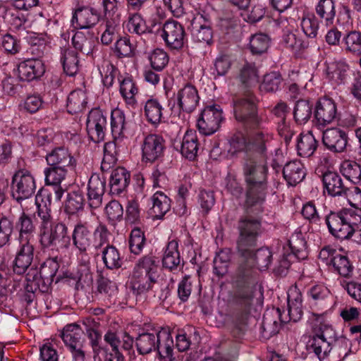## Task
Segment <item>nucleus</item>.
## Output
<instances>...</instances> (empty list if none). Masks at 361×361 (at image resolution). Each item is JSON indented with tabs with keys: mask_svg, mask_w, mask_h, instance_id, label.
<instances>
[{
	"mask_svg": "<svg viewBox=\"0 0 361 361\" xmlns=\"http://www.w3.org/2000/svg\"><path fill=\"white\" fill-rule=\"evenodd\" d=\"M236 130L228 137V154L237 157L244 152L242 169L247 203L259 202L268 193L267 144L273 139L268 128Z\"/></svg>",
	"mask_w": 361,
	"mask_h": 361,
	"instance_id": "nucleus-1",
	"label": "nucleus"
},
{
	"mask_svg": "<svg viewBox=\"0 0 361 361\" xmlns=\"http://www.w3.org/2000/svg\"><path fill=\"white\" fill-rule=\"evenodd\" d=\"M267 198L259 202L247 203L242 205L243 214L237 221L238 235L236 240V250L239 257L247 258L259 270L268 269L272 261V252L267 247L256 249L259 237L262 233L263 218Z\"/></svg>",
	"mask_w": 361,
	"mask_h": 361,
	"instance_id": "nucleus-2",
	"label": "nucleus"
},
{
	"mask_svg": "<svg viewBox=\"0 0 361 361\" xmlns=\"http://www.w3.org/2000/svg\"><path fill=\"white\" fill-rule=\"evenodd\" d=\"M159 269V260L152 254L143 255L135 262L128 281V288L134 296L152 293L161 301L167 299L170 293L169 283L158 280Z\"/></svg>",
	"mask_w": 361,
	"mask_h": 361,
	"instance_id": "nucleus-3",
	"label": "nucleus"
},
{
	"mask_svg": "<svg viewBox=\"0 0 361 361\" xmlns=\"http://www.w3.org/2000/svg\"><path fill=\"white\" fill-rule=\"evenodd\" d=\"M258 103L257 97L250 91L242 97L233 99L235 118L242 122L245 128H267V117L258 114Z\"/></svg>",
	"mask_w": 361,
	"mask_h": 361,
	"instance_id": "nucleus-4",
	"label": "nucleus"
},
{
	"mask_svg": "<svg viewBox=\"0 0 361 361\" xmlns=\"http://www.w3.org/2000/svg\"><path fill=\"white\" fill-rule=\"evenodd\" d=\"M253 298L252 293L237 291L229 300L226 317L232 324V334L235 337H240L245 330Z\"/></svg>",
	"mask_w": 361,
	"mask_h": 361,
	"instance_id": "nucleus-5",
	"label": "nucleus"
},
{
	"mask_svg": "<svg viewBox=\"0 0 361 361\" xmlns=\"http://www.w3.org/2000/svg\"><path fill=\"white\" fill-rule=\"evenodd\" d=\"M175 97V100L168 102L171 116L174 117H179L182 112L190 114L194 111L200 99L197 87L190 82H186L179 88Z\"/></svg>",
	"mask_w": 361,
	"mask_h": 361,
	"instance_id": "nucleus-6",
	"label": "nucleus"
},
{
	"mask_svg": "<svg viewBox=\"0 0 361 361\" xmlns=\"http://www.w3.org/2000/svg\"><path fill=\"white\" fill-rule=\"evenodd\" d=\"M83 334V330L77 323L66 324L61 333V338L71 354L73 361H83L85 357Z\"/></svg>",
	"mask_w": 361,
	"mask_h": 361,
	"instance_id": "nucleus-7",
	"label": "nucleus"
},
{
	"mask_svg": "<svg viewBox=\"0 0 361 361\" xmlns=\"http://www.w3.org/2000/svg\"><path fill=\"white\" fill-rule=\"evenodd\" d=\"M35 179L26 169L16 171L11 181V195L18 202L30 198L35 192Z\"/></svg>",
	"mask_w": 361,
	"mask_h": 361,
	"instance_id": "nucleus-8",
	"label": "nucleus"
},
{
	"mask_svg": "<svg viewBox=\"0 0 361 361\" xmlns=\"http://www.w3.org/2000/svg\"><path fill=\"white\" fill-rule=\"evenodd\" d=\"M140 148L142 161L152 164L161 161L164 157L166 141L161 135L149 133L144 137Z\"/></svg>",
	"mask_w": 361,
	"mask_h": 361,
	"instance_id": "nucleus-9",
	"label": "nucleus"
},
{
	"mask_svg": "<svg viewBox=\"0 0 361 361\" xmlns=\"http://www.w3.org/2000/svg\"><path fill=\"white\" fill-rule=\"evenodd\" d=\"M313 115L314 126L318 129H324L338 117V104L331 97H321L315 103Z\"/></svg>",
	"mask_w": 361,
	"mask_h": 361,
	"instance_id": "nucleus-10",
	"label": "nucleus"
},
{
	"mask_svg": "<svg viewBox=\"0 0 361 361\" xmlns=\"http://www.w3.org/2000/svg\"><path fill=\"white\" fill-rule=\"evenodd\" d=\"M73 246L78 250V256L84 263L90 262L88 251L94 246V237L87 222L79 221L73 228L71 238Z\"/></svg>",
	"mask_w": 361,
	"mask_h": 361,
	"instance_id": "nucleus-11",
	"label": "nucleus"
},
{
	"mask_svg": "<svg viewBox=\"0 0 361 361\" xmlns=\"http://www.w3.org/2000/svg\"><path fill=\"white\" fill-rule=\"evenodd\" d=\"M161 326L153 324H144L134 343L139 355H146L155 351L159 343Z\"/></svg>",
	"mask_w": 361,
	"mask_h": 361,
	"instance_id": "nucleus-12",
	"label": "nucleus"
},
{
	"mask_svg": "<svg viewBox=\"0 0 361 361\" xmlns=\"http://www.w3.org/2000/svg\"><path fill=\"white\" fill-rule=\"evenodd\" d=\"M60 241L66 243V246L71 242L68 227L63 222H55L39 231V242L42 249L56 247Z\"/></svg>",
	"mask_w": 361,
	"mask_h": 361,
	"instance_id": "nucleus-13",
	"label": "nucleus"
},
{
	"mask_svg": "<svg viewBox=\"0 0 361 361\" xmlns=\"http://www.w3.org/2000/svg\"><path fill=\"white\" fill-rule=\"evenodd\" d=\"M161 36L166 47L171 49H182L188 41L184 26L176 20H166L161 26Z\"/></svg>",
	"mask_w": 361,
	"mask_h": 361,
	"instance_id": "nucleus-14",
	"label": "nucleus"
},
{
	"mask_svg": "<svg viewBox=\"0 0 361 361\" xmlns=\"http://www.w3.org/2000/svg\"><path fill=\"white\" fill-rule=\"evenodd\" d=\"M222 114V110L218 105L206 106L197 122L199 132L204 135L214 134L219 130L224 120Z\"/></svg>",
	"mask_w": 361,
	"mask_h": 361,
	"instance_id": "nucleus-15",
	"label": "nucleus"
},
{
	"mask_svg": "<svg viewBox=\"0 0 361 361\" xmlns=\"http://www.w3.org/2000/svg\"><path fill=\"white\" fill-rule=\"evenodd\" d=\"M107 117L100 108H93L87 115L86 128L89 137L98 143L105 138Z\"/></svg>",
	"mask_w": 361,
	"mask_h": 361,
	"instance_id": "nucleus-16",
	"label": "nucleus"
},
{
	"mask_svg": "<svg viewBox=\"0 0 361 361\" xmlns=\"http://www.w3.org/2000/svg\"><path fill=\"white\" fill-rule=\"evenodd\" d=\"M324 220L329 233L334 237L341 240L349 238L350 232L353 230L349 229L345 209L330 211Z\"/></svg>",
	"mask_w": 361,
	"mask_h": 361,
	"instance_id": "nucleus-17",
	"label": "nucleus"
},
{
	"mask_svg": "<svg viewBox=\"0 0 361 361\" xmlns=\"http://www.w3.org/2000/svg\"><path fill=\"white\" fill-rule=\"evenodd\" d=\"M322 142L329 151L334 153H341L346 151L349 137L345 130L333 127L324 130Z\"/></svg>",
	"mask_w": 361,
	"mask_h": 361,
	"instance_id": "nucleus-18",
	"label": "nucleus"
},
{
	"mask_svg": "<svg viewBox=\"0 0 361 361\" xmlns=\"http://www.w3.org/2000/svg\"><path fill=\"white\" fill-rule=\"evenodd\" d=\"M119 93L128 107L135 109L137 105V96L140 93V87L136 80L128 73L118 77Z\"/></svg>",
	"mask_w": 361,
	"mask_h": 361,
	"instance_id": "nucleus-19",
	"label": "nucleus"
},
{
	"mask_svg": "<svg viewBox=\"0 0 361 361\" xmlns=\"http://www.w3.org/2000/svg\"><path fill=\"white\" fill-rule=\"evenodd\" d=\"M18 242L19 245L13 262V271L18 275H23L32 264L35 247L32 242Z\"/></svg>",
	"mask_w": 361,
	"mask_h": 361,
	"instance_id": "nucleus-20",
	"label": "nucleus"
},
{
	"mask_svg": "<svg viewBox=\"0 0 361 361\" xmlns=\"http://www.w3.org/2000/svg\"><path fill=\"white\" fill-rule=\"evenodd\" d=\"M321 178L324 194L332 197H342L345 194L348 185L338 172L326 170L322 173Z\"/></svg>",
	"mask_w": 361,
	"mask_h": 361,
	"instance_id": "nucleus-21",
	"label": "nucleus"
},
{
	"mask_svg": "<svg viewBox=\"0 0 361 361\" xmlns=\"http://www.w3.org/2000/svg\"><path fill=\"white\" fill-rule=\"evenodd\" d=\"M46 71L42 59H28L18 66V77L22 81L31 82L41 78Z\"/></svg>",
	"mask_w": 361,
	"mask_h": 361,
	"instance_id": "nucleus-22",
	"label": "nucleus"
},
{
	"mask_svg": "<svg viewBox=\"0 0 361 361\" xmlns=\"http://www.w3.org/2000/svg\"><path fill=\"white\" fill-rule=\"evenodd\" d=\"M99 19L100 14L95 8L78 6L73 12L71 24L75 29H87L95 25Z\"/></svg>",
	"mask_w": 361,
	"mask_h": 361,
	"instance_id": "nucleus-23",
	"label": "nucleus"
},
{
	"mask_svg": "<svg viewBox=\"0 0 361 361\" xmlns=\"http://www.w3.org/2000/svg\"><path fill=\"white\" fill-rule=\"evenodd\" d=\"M104 342L110 346V352H130L133 350V338L126 331L119 332L109 329L104 336Z\"/></svg>",
	"mask_w": 361,
	"mask_h": 361,
	"instance_id": "nucleus-24",
	"label": "nucleus"
},
{
	"mask_svg": "<svg viewBox=\"0 0 361 361\" xmlns=\"http://www.w3.org/2000/svg\"><path fill=\"white\" fill-rule=\"evenodd\" d=\"M239 258L233 280L238 287L245 288L256 281L258 273L254 264L249 262L250 259L244 257Z\"/></svg>",
	"mask_w": 361,
	"mask_h": 361,
	"instance_id": "nucleus-25",
	"label": "nucleus"
},
{
	"mask_svg": "<svg viewBox=\"0 0 361 361\" xmlns=\"http://www.w3.org/2000/svg\"><path fill=\"white\" fill-rule=\"evenodd\" d=\"M105 188L104 178H101L97 174L90 176L87 185V204L90 209H96L101 207Z\"/></svg>",
	"mask_w": 361,
	"mask_h": 361,
	"instance_id": "nucleus-26",
	"label": "nucleus"
},
{
	"mask_svg": "<svg viewBox=\"0 0 361 361\" xmlns=\"http://www.w3.org/2000/svg\"><path fill=\"white\" fill-rule=\"evenodd\" d=\"M48 166H56L67 169H72L75 165V159L65 146L54 147L46 155Z\"/></svg>",
	"mask_w": 361,
	"mask_h": 361,
	"instance_id": "nucleus-27",
	"label": "nucleus"
},
{
	"mask_svg": "<svg viewBox=\"0 0 361 361\" xmlns=\"http://www.w3.org/2000/svg\"><path fill=\"white\" fill-rule=\"evenodd\" d=\"M97 293L103 300L104 305L110 307L116 303L118 295V286L116 283L109 279L99 275L97 280Z\"/></svg>",
	"mask_w": 361,
	"mask_h": 361,
	"instance_id": "nucleus-28",
	"label": "nucleus"
},
{
	"mask_svg": "<svg viewBox=\"0 0 361 361\" xmlns=\"http://www.w3.org/2000/svg\"><path fill=\"white\" fill-rule=\"evenodd\" d=\"M171 332L172 329L170 326H161V339L154 351L161 361H173L174 360V344Z\"/></svg>",
	"mask_w": 361,
	"mask_h": 361,
	"instance_id": "nucleus-29",
	"label": "nucleus"
},
{
	"mask_svg": "<svg viewBox=\"0 0 361 361\" xmlns=\"http://www.w3.org/2000/svg\"><path fill=\"white\" fill-rule=\"evenodd\" d=\"M110 127L113 139L123 141L127 137L128 122L123 110L115 108L111 111Z\"/></svg>",
	"mask_w": 361,
	"mask_h": 361,
	"instance_id": "nucleus-30",
	"label": "nucleus"
},
{
	"mask_svg": "<svg viewBox=\"0 0 361 361\" xmlns=\"http://www.w3.org/2000/svg\"><path fill=\"white\" fill-rule=\"evenodd\" d=\"M200 146L197 132L195 130L188 129L180 142V152L185 159L195 161L197 157Z\"/></svg>",
	"mask_w": 361,
	"mask_h": 361,
	"instance_id": "nucleus-31",
	"label": "nucleus"
},
{
	"mask_svg": "<svg viewBox=\"0 0 361 361\" xmlns=\"http://www.w3.org/2000/svg\"><path fill=\"white\" fill-rule=\"evenodd\" d=\"M59 268L57 257L47 258L40 266L39 281L42 282L43 292H48L50 286L54 282Z\"/></svg>",
	"mask_w": 361,
	"mask_h": 361,
	"instance_id": "nucleus-32",
	"label": "nucleus"
},
{
	"mask_svg": "<svg viewBox=\"0 0 361 361\" xmlns=\"http://www.w3.org/2000/svg\"><path fill=\"white\" fill-rule=\"evenodd\" d=\"M283 176L288 185L295 186L303 180L306 176V169L300 160L295 159L285 164Z\"/></svg>",
	"mask_w": 361,
	"mask_h": 361,
	"instance_id": "nucleus-33",
	"label": "nucleus"
},
{
	"mask_svg": "<svg viewBox=\"0 0 361 361\" xmlns=\"http://www.w3.org/2000/svg\"><path fill=\"white\" fill-rule=\"evenodd\" d=\"M319 146L312 132L302 133L297 139L296 150L298 156L303 158L312 157Z\"/></svg>",
	"mask_w": 361,
	"mask_h": 361,
	"instance_id": "nucleus-34",
	"label": "nucleus"
},
{
	"mask_svg": "<svg viewBox=\"0 0 361 361\" xmlns=\"http://www.w3.org/2000/svg\"><path fill=\"white\" fill-rule=\"evenodd\" d=\"M14 226L18 232V241L31 242L36 230L34 219L31 216L23 212Z\"/></svg>",
	"mask_w": 361,
	"mask_h": 361,
	"instance_id": "nucleus-35",
	"label": "nucleus"
},
{
	"mask_svg": "<svg viewBox=\"0 0 361 361\" xmlns=\"http://www.w3.org/2000/svg\"><path fill=\"white\" fill-rule=\"evenodd\" d=\"M130 173L123 167H117L111 175L109 185L110 192L113 195H120L125 192L129 185Z\"/></svg>",
	"mask_w": 361,
	"mask_h": 361,
	"instance_id": "nucleus-36",
	"label": "nucleus"
},
{
	"mask_svg": "<svg viewBox=\"0 0 361 361\" xmlns=\"http://www.w3.org/2000/svg\"><path fill=\"white\" fill-rule=\"evenodd\" d=\"M152 206L150 212L154 219H160L170 211L171 199L161 191L156 192L151 197Z\"/></svg>",
	"mask_w": 361,
	"mask_h": 361,
	"instance_id": "nucleus-37",
	"label": "nucleus"
},
{
	"mask_svg": "<svg viewBox=\"0 0 361 361\" xmlns=\"http://www.w3.org/2000/svg\"><path fill=\"white\" fill-rule=\"evenodd\" d=\"M315 12L326 27L332 26L334 24L336 14V1L334 0H319L315 6Z\"/></svg>",
	"mask_w": 361,
	"mask_h": 361,
	"instance_id": "nucleus-38",
	"label": "nucleus"
},
{
	"mask_svg": "<svg viewBox=\"0 0 361 361\" xmlns=\"http://www.w3.org/2000/svg\"><path fill=\"white\" fill-rule=\"evenodd\" d=\"M312 318L315 323L313 326V334H317L331 345L336 341V332L331 325L325 319L324 314L312 313Z\"/></svg>",
	"mask_w": 361,
	"mask_h": 361,
	"instance_id": "nucleus-39",
	"label": "nucleus"
},
{
	"mask_svg": "<svg viewBox=\"0 0 361 361\" xmlns=\"http://www.w3.org/2000/svg\"><path fill=\"white\" fill-rule=\"evenodd\" d=\"M343 48L346 54L353 56H361V32L351 30L344 34L343 37Z\"/></svg>",
	"mask_w": 361,
	"mask_h": 361,
	"instance_id": "nucleus-40",
	"label": "nucleus"
},
{
	"mask_svg": "<svg viewBox=\"0 0 361 361\" xmlns=\"http://www.w3.org/2000/svg\"><path fill=\"white\" fill-rule=\"evenodd\" d=\"M329 270L343 279H350L353 274L354 267L347 255L338 253Z\"/></svg>",
	"mask_w": 361,
	"mask_h": 361,
	"instance_id": "nucleus-41",
	"label": "nucleus"
},
{
	"mask_svg": "<svg viewBox=\"0 0 361 361\" xmlns=\"http://www.w3.org/2000/svg\"><path fill=\"white\" fill-rule=\"evenodd\" d=\"M61 61L66 75L74 76L78 72L80 61L77 51L71 47L63 49L61 51Z\"/></svg>",
	"mask_w": 361,
	"mask_h": 361,
	"instance_id": "nucleus-42",
	"label": "nucleus"
},
{
	"mask_svg": "<svg viewBox=\"0 0 361 361\" xmlns=\"http://www.w3.org/2000/svg\"><path fill=\"white\" fill-rule=\"evenodd\" d=\"M349 66L344 61H334L328 64L326 73L327 78L335 85L344 83Z\"/></svg>",
	"mask_w": 361,
	"mask_h": 361,
	"instance_id": "nucleus-43",
	"label": "nucleus"
},
{
	"mask_svg": "<svg viewBox=\"0 0 361 361\" xmlns=\"http://www.w3.org/2000/svg\"><path fill=\"white\" fill-rule=\"evenodd\" d=\"M178 243L176 240L169 241L166 245L162 258L163 267L170 271L175 270L180 263Z\"/></svg>",
	"mask_w": 361,
	"mask_h": 361,
	"instance_id": "nucleus-44",
	"label": "nucleus"
},
{
	"mask_svg": "<svg viewBox=\"0 0 361 361\" xmlns=\"http://www.w3.org/2000/svg\"><path fill=\"white\" fill-rule=\"evenodd\" d=\"M301 215L308 222L309 229L319 231L322 219L314 201H308L302 205Z\"/></svg>",
	"mask_w": 361,
	"mask_h": 361,
	"instance_id": "nucleus-45",
	"label": "nucleus"
},
{
	"mask_svg": "<svg viewBox=\"0 0 361 361\" xmlns=\"http://www.w3.org/2000/svg\"><path fill=\"white\" fill-rule=\"evenodd\" d=\"M87 97L84 90L78 89L73 90L67 99V111L73 115L82 111L87 104Z\"/></svg>",
	"mask_w": 361,
	"mask_h": 361,
	"instance_id": "nucleus-46",
	"label": "nucleus"
},
{
	"mask_svg": "<svg viewBox=\"0 0 361 361\" xmlns=\"http://www.w3.org/2000/svg\"><path fill=\"white\" fill-rule=\"evenodd\" d=\"M126 27L130 33L137 35L152 32L151 28L147 25L146 20L138 11L128 14Z\"/></svg>",
	"mask_w": 361,
	"mask_h": 361,
	"instance_id": "nucleus-47",
	"label": "nucleus"
},
{
	"mask_svg": "<svg viewBox=\"0 0 361 361\" xmlns=\"http://www.w3.org/2000/svg\"><path fill=\"white\" fill-rule=\"evenodd\" d=\"M164 108L157 98L148 99L144 106V114L151 124H158L161 121Z\"/></svg>",
	"mask_w": 361,
	"mask_h": 361,
	"instance_id": "nucleus-48",
	"label": "nucleus"
},
{
	"mask_svg": "<svg viewBox=\"0 0 361 361\" xmlns=\"http://www.w3.org/2000/svg\"><path fill=\"white\" fill-rule=\"evenodd\" d=\"M102 260L108 269H120L123 262L119 250L113 245H106L102 251Z\"/></svg>",
	"mask_w": 361,
	"mask_h": 361,
	"instance_id": "nucleus-49",
	"label": "nucleus"
},
{
	"mask_svg": "<svg viewBox=\"0 0 361 361\" xmlns=\"http://www.w3.org/2000/svg\"><path fill=\"white\" fill-rule=\"evenodd\" d=\"M331 344L317 334H314L307 343V350L313 352L320 360L331 353Z\"/></svg>",
	"mask_w": 361,
	"mask_h": 361,
	"instance_id": "nucleus-50",
	"label": "nucleus"
},
{
	"mask_svg": "<svg viewBox=\"0 0 361 361\" xmlns=\"http://www.w3.org/2000/svg\"><path fill=\"white\" fill-rule=\"evenodd\" d=\"M288 245L291 251V256H294L298 260H303L308 257L307 242L301 233L293 235Z\"/></svg>",
	"mask_w": 361,
	"mask_h": 361,
	"instance_id": "nucleus-51",
	"label": "nucleus"
},
{
	"mask_svg": "<svg viewBox=\"0 0 361 361\" xmlns=\"http://www.w3.org/2000/svg\"><path fill=\"white\" fill-rule=\"evenodd\" d=\"M128 248L131 254L140 255L147 243L145 232L140 228H134L128 237Z\"/></svg>",
	"mask_w": 361,
	"mask_h": 361,
	"instance_id": "nucleus-52",
	"label": "nucleus"
},
{
	"mask_svg": "<svg viewBox=\"0 0 361 361\" xmlns=\"http://www.w3.org/2000/svg\"><path fill=\"white\" fill-rule=\"evenodd\" d=\"M49 51L48 37L45 35H37L30 39V46L27 52L32 56L31 59H41Z\"/></svg>",
	"mask_w": 361,
	"mask_h": 361,
	"instance_id": "nucleus-53",
	"label": "nucleus"
},
{
	"mask_svg": "<svg viewBox=\"0 0 361 361\" xmlns=\"http://www.w3.org/2000/svg\"><path fill=\"white\" fill-rule=\"evenodd\" d=\"M85 200L82 191L78 190L68 194L65 202L64 211L69 215H73L82 211L85 206Z\"/></svg>",
	"mask_w": 361,
	"mask_h": 361,
	"instance_id": "nucleus-54",
	"label": "nucleus"
},
{
	"mask_svg": "<svg viewBox=\"0 0 361 361\" xmlns=\"http://www.w3.org/2000/svg\"><path fill=\"white\" fill-rule=\"evenodd\" d=\"M342 175L353 185L361 183V166L354 161L345 160L341 166Z\"/></svg>",
	"mask_w": 361,
	"mask_h": 361,
	"instance_id": "nucleus-55",
	"label": "nucleus"
},
{
	"mask_svg": "<svg viewBox=\"0 0 361 361\" xmlns=\"http://www.w3.org/2000/svg\"><path fill=\"white\" fill-rule=\"evenodd\" d=\"M312 115V105L308 100L300 99L296 102L293 111V118L297 124L306 123L310 119Z\"/></svg>",
	"mask_w": 361,
	"mask_h": 361,
	"instance_id": "nucleus-56",
	"label": "nucleus"
},
{
	"mask_svg": "<svg viewBox=\"0 0 361 361\" xmlns=\"http://www.w3.org/2000/svg\"><path fill=\"white\" fill-rule=\"evenodd\" d=\"M270 45L269 37L259 32L250 37L249 49L253 55H261L268 50Z\"/></svg>",
	"mask_w": 361,
	"mask_h": 361,
	"instance_id": "nucleus-57",
	"label": "nucleus"
},
{
	"mask_svg": "<svg viewBox=\"0 0 361 361\" xmlns=\"http://www.w3.org/2000/svg\"><path fill=\"white\" fill-rule=\"evenodd\" d=\"M68 169L56 166H48L44 169L45 183L47 185H59L65 179Z\"/></svg>",
	"mask_w": 361,
	"mask_h": 361,
	"instance_id": "nucleus-58",
	"label": "nucleus"
},
{
	"mask_svg": "<svg viewBox=\"0 0 361 361\" xmlns=\"http://www.w3.org/2000/svg\"><path fill=\"white\" fill-rule=\"evenodd\" d=\"M300 27L307 37L313 39L317 36L319 20L314 13H307L302 18Z\"/></svg>",
	"mask_w": 361,
	"mask_h": 361,
	"instance_id": "nucleus-59",
	"label": "nucleus"
},
{
	"mask_svg": "<svg viewBox=\"0 0 361 361\" xmlns=\"http://www.w3.org/2000/svg\"><path fill=\"white\" fill-rule=\"evenodd\" d=\"M283 79L279 71H272L264 76L261 88L267 92H276L281 89Z\"/></svg>",
	"mask_w": 361,
	"mask_h": 361,
	"instance_id": "nucleus-60",
	"label": "nucleus"
},
{
	"mask_svg": "<svg viewBox=\"0 0 361 361\" xmlns=\"http://www.w3.org/2000/svg\"><path fill=\"white\" fill-rule=\"evenodd\" d=\"M239 79L245 87H250L257 82V69L254 63H245L240 70Z\"/></svg>",
	"mask_w": 361,
	"mask_h": 361,
	"instance_id": "nucleus-61",
	"label": "nucleus"
},
{
	"mask_svg": "<svg viewBox=\"0 0 361 361\" xmlns=\"http://www.w3.org/2000/svg\"><path fill=\"white\" fill-rule=\"evenodd\" d=\"M72 44L74 50L79 51L86 55H89L93 51L94 41L87 38L82 32H76L72 37Z\"/></svg>",
	"mask_w": 361,
	"mask_h": 361,
	"instance_id": "nucleus-62",
	"label": "nucleus"
},
{
	"mask_svg": "<svg viewBox=\"0 0 361 361\" xmlns=\"http://www.w3.org/2000/svg\"><path fill=\"white\" fill-rule=\"evenodd\" d=\"M150 67L157 71H162L168 65L169 57L161 49H154L149 56Z\"/></svg>",
	"mask_w": 361,
	"mask_h": 361,
	"instance_id": "nucleus-63",
	"label": "nucleus"
},
{
	"mask_svg": "<svg viewBox=\"0 0 361 361\" xmlns=\"http://www.w3.org/2000/svg\"><path fill=\"white\" fill-rule=\"evenodd\" d=\"M134 47L128 37H122L116 39L114 53L118 58L130 57L134 55Z\"/></svg>",
	"mask_w": 361,
	"mask_h": 361,
	"instance_id": "nucleus-64",
	"label": "nucleus"
}]
</instances>
